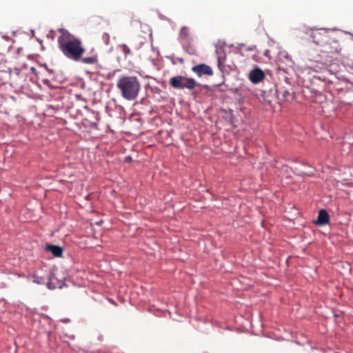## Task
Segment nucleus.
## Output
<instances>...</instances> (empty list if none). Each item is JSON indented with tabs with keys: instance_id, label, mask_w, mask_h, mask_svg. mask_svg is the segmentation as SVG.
<instances>
[{
	"instance_id": "1",
	"label": "nucleus",
	"mask_w": 353,
	"mask_h": 353,
	"mask_svg": "<svg viewBox=\"0 0 353 353\" xmlns=\"http://www.w3.org/2000/svg\"><path fill=\"white\" fill-rule=\"evenodd\" d=\"M60 36L58 37V47L61 52L68 59L75 61H80L85 50L81 41L70 34L68 30L59 28Z\"/></svg>"
},
{
	"instance_id": "2",
	"label": "nucleus",
	"mask_w": 353,
	"mask_h": 353,
	"mask_svg": "<svg viewBox=\"0 0 353 353\" xmlns=\"http://www.w3.org/2000/svg\"><path fill=\"white\" fill-rule=\"evenodd\" d=\"M117 88L121 96L128 101L136 99L141 90V82L135 76L123 75L119 77Z\"/></svg>"
},
{
	"instance_id": "3",
	"label": "nucleus",
	"mask_w": 353,
	"mask_h": 353,
	"mask_svg": "<svg viewBox=\"0 0 353 353\" xmlns=\"http://www.w3.org/2000/svg\"><path fill=\"white\" fill-rule=\"evenodd\" d=\"M170 84L173 88L181 90L184 88L192 90L197 85L196 81L193 78L181 75L172 77L170 79Z\"/></svg>"
},
{
	"instance_id": "4",
	"label": "nucleus",
	"mask_w": 353,
	"mask_h": 353,
	"mask_svg": "<svg viewBox=\"0 0 353 353\" xmlns=\"http://www.w3.org/2000/svg\"><path fill=\"white\" fill-rule=\"evenodd\" d=\"M192 70L199 77H202L203 75L212 76L213 74L212 69L209 65L204 63L194 65L192 67Z\"/></svg>"
},
{
	"instance_id": "5",
	"label": "nucleus",
	"mask_w": 353,
	"mask_h": 353,
	"mask_svg": "<svg viewBox=\"0 0 353 353\" xmlns=\"http://www.w3.org/2000/svg\"><path fill=\"white\" fill-rule=\"evenodd\" d=\"M265 77L264 72L259 68H256L250 71L249 74L250 81L254 83H259Z\"/></svg>"
},
{
	"instance_id": "6",
	"label": "nucleus",
	"mask_w": 353,
	"mask_h": 353,
	"mask_svg": "<svg viewBox=\"0 0 353 353\" xmlns=\"http://www.w3.org/2000/svg\"><path fill=\"white\" fill-rule=\"evenodd\" d=\"M330 216L325 210H321L319 212L317 220L315 222L319 225H324L329 223Z\"/></svg>"
},
{
	"instance_id": "7",
	"label": "nucleus",
	"mask_w": 353,
	"mask_h": 353,
	"mask_svg": "<svg viewBox=\"0 0 353 353\" xmlns=\"http://www.w3.org/2000/svg\"><path fill=\"white\" fill-rule=\"evenodd\" d=\"M46 250L50 252L56 257H61L63 254L62 248L58 245H47Z\"/></svg>"
},
{
	"instance_id": "8",
	"label": "nucleus",
	"mask_w": 353,
	"mask_h": 353,
	"mask_svg": "<svg viewBox=\"0 0 353 353\" xmlns=\"http://www.w3.org/2000/svg\"><path fill=\"white\" fill-rule=\"evenodd\" d=\"M28 279L30 281H32L34 283H37V284H43V283H45V281H46V279L43 276H39L36 274H33L31 276H29L28 277Z\"/></svg>"
},
{
	"instance_id": "9",
	"label": "nucleus",
	"mask_w": 353,
	"mask_h": 353,
	"mask_svg": "<svg viewBox=\"0 0 353 353\" xmlns=\"http://www.w3.org/2000/svg\"><path fill=\"white\" fill-rule=\"evenodd\" d=\"M80 60H81V62L85 63V64L92 65V64L97 63V62H98V57L97 55H92V56L89 57H85V58H83V59L81 58Z\"/></svg>"
},
{
	"instance_id": "10",
	"label": "nucleus",
	"mask_w": 353,
	"mask_h": 353,
	"mask_svg": "<svg viewBox=\"0 0 353 353\" xmlns=\"http://www.w3.org/2000/svg\"><path fill=\"white\" fill-rule=\"evenodd\" d=\"M120 49L123 52V53L125 54V56H128V54H131V51L129 48V47L125 44H121L119 46Z\"/></svg>"
},
{
	"instance_id": "11",
	"label": "nucleus",
	"mask_w": 353,
	"mask_h": 353,
	"mask_svg": "<svg viewBox=\"0 0 353 353\" xmlns=\"http://www.w3.org/2000/svg\"><path fill=\"white\" fill-rule=\"evenodd\" d=\"M189 29L187 27H183L181 30V37L185 39L188 37Z\"/></svg>"
},
{
	"instance_id": "12",
	"label": "nucleus",
	"mask_w": 353,
	"mask_h": 353,
	"mask_svg": "<svg viewBox=\"0 0 353 353\" xmlns=\"http://www.w3.org/2000/svg\"><path fill=\"white\" fill-rule=\"evenodd\" d=\"M47 285L49 289H54L58 287L55 283H54L53 277L49 278Z\"/></svg>"
},
{
	"instance_id": "13",
	"label": "nucleus",
	"mask_w": 353,
	"mask_h": 353,
	"mask_svg": "<svg viewBox=\"0 0 353 353\" xmlns=\"http://www.w3.org/2000/svg\"><path fill=\"white\" fill-rule=\"evenodd\" d=\"M221 65H222V61H221V57H219L218 58V65L219 67L221 68Z\"/></svg>"
},
{
	"instance_id": "14",
	"label": "nucleus",
	"mask_w": 353,
	"mask_h": 353,
	"mask_svg": "<svg viewBox=\"0 0 353 353\" xmlns=\"http://www.w3.org/2000/svg\"><path fill=\"white\" fill-rule=\"evenodd\" d=\"M290 92L288 91H285L283 94V97H285L287 95H289Z\"/></svg>"
},
{
	"instance_id": "15",
	"label": "nucleus",
	"mask_w": 353,
	"mask_h": 353,
	"mask_svg": "<svg viewBox=\"0 0 353 353\" xmlns=\"http://www.w3.org/2000/svg\"><path fill=\"white\" fill-rule=\"evenodd\" d=\"M131 160V157H125V161H129Z\"/></svg>"
},
{
	"instance_id": "16",
	"label": "nucleus",
	"mask_w": 353,
	"mask_h": 353,
	"mask_svg": "<svg viewBox=\"0 0 353 353\" xmlns=\"http://www.w3.org/2000/svg\"><path fill=\"white\" fill-rule=\"evenodd\" d=\"M54 31H51V32H50V34H54Z\"/></svg>"
},
{
	"instance_id": "17",
	"label": "nucleus",
	"mask_w": 353,
	"mask_h": 353,
	"mask_svg": "<svg viewBox=\"0 0 353 353\" xmlns=\"http://www.w3.org/2000/svg\"><path fill=\"white\" fill-rule=\"evenodd\" d=\"M51 39H53V35L50 34Z\"/></svg>"
},
{
	"instance_id": "18",
	"label": "nucleus",
	"mask_w": 353,
	"mask_h": 353,
	"mask_svg": "<svg viewBox=\"0 0 353 353\" xmlns=\"http://www.w3.org/2000/svg\"><path fill=\"white\" fill-rule=\"evenodd\" d=\"M51 39H53V35L50 34Z\"/></svg>"
}]
</instances>
